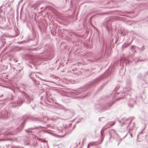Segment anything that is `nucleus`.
<instances>
[{
    "instance_id": "obj_1",
    "label": "nucleus",
    "mask_w": 148,
    "mask_h": 148,
    "mask_svg": "<svg viewBox=\"0 0 148 148\" xmlns=\"http://www.w3.org/2000/svg\"><path fill=\"white\" fill-rule=\"evenodd\" d=\"M114 69L115 66L113 65H111L103 74L95 79L88 84L75 90L74 92V93L77 95H79L81 93V92L84 91L94 86L96 84L98 83L104 78L112 74L114 71Z\"/></svg>"
},
{
    "instance_id": "obj_2",
    "label": "nucleus",
    "mask_w": 148,
    "mask_h": 148,
    "mask_svg": "<svg viewBox=\"0 0 148 148\" xmlns=\"http://www.w3.org/2000/svg\"><path fill=\"white\" fill-rule=\"evenodd\" d=\"M23 121L16 130H14L13 131L8 132L7 133H3V135L4 136L8 135H14L17 134L18 132L22 130L27 120L31 121H41L38 118H36L34 116H30L24 115L22 118Z\"/></svg>"
},
{
    "instance_id": "obj_3",
    "label": "nucleus",
    "mask_w": 148,
    "mask_h": 148,
    "mask_svg": "<svg viewBox=\"0 0 148 148\" xmlns=\"http://www.w3.org/2000/svg\"><path fill=\"white\" fill-rule=\"evenodd\" d=\"M40 49L42 50V52L40 53V54H42L45 52L44 58L46 60H50L54 57L53 50L47 44L42 47L39 46L37 48L30 49L29 50L36 51Z\"/></svg>"
},
{
    "instance_id": "obj_4",
    "label": "nucleus",
    "mask_w": 148,
    "mask_h": 148,
    "mask_svg": "<svg viewBox=\"0 0 148 148\" xmlns=\"http://www.w3.org/2000/svg\"><path fill=\"white\" fill-rule=\"evenodd\" d=\"M112 19L110 17L106 18L101 24L102 26L105 27L108 35H112L113 30L112 26Z\"/></svg>"
},
{
    "instance_id": "obj_5",
    "label": "nucleus",
    "mask_w": 148,
    "mask_h": 148,
    "mask_svg": "<svg viewBox=\"0 0 148 148\" xmlns=\"http://www.w3.org/2000/svg\"><path fill=\"white\" fill-rule=\"evenodd\" d=\"M114 103V101H111L105 104H97L95 105V109L98 110V112H103L109 109L110 107Z\"/></svg>"
},
{
    "instance_id": "obj_6",
    "label": "nucleus",
    "mask_w": 148,
    "mask_h": 148,
    "mask_svg": "<svg viewBox=\"0 0 148 148\" xmlns=\"http://www.w3.org/2000/svg\"><path fill=\"white\" fill-rule=\"evenodd\" d=\"M21 92L22 95L25 98V102L27 104H29L33 102L34 100L33 96L32 95H29L25 92L21 91Z\"/></svg>"
},
{
    "instance_id": "obj_7",
    "label": "nucleus",
    "mask_w": 148,
    "mask_h": 148,
    "mask_svg": "<svg viewBox=\"0 0 148 148\" xmlns=\"http://www.w3.org/2000/svg\"><path fill=\"white\" fill-rule=\"evenodd\" d=\"M115 121H114L110 122L108 124V126L106 127H104L102 128L100 132L101 136V142L99 144H101L104 139V131L108 128L114 125L115 124Z\"/></svg>"
},
{
    "instance_id": "obj_8",
    "label": "nucleus",
    "mask_w": 148,
    "mask_h": 148,
    "mask_svg": "<svg viewBox=\"0 0 148 148\" xmlns=\"http://www.w3.org/2000/svg\"><path fill=\"white\" fill-rule=\"evenodd\" d=\"M130 95L129 93L126 94V95L125 94L122 97H121L120 99L126 98L127 100L128 99L129 102L133 104H134L136 102V99L137 97H136L134 99L133 98H130Z\"/></svg>"
},
{
    "instance_id": "obj_9",
    "label": "nucleus",
    "mask_w": 148,
    "mask_h": 148,
    "mask_svg": "<svg viewBox=\"0 0 148 148\" xmlns=\"http://www.w3.org/2000/svg\"><path fill=\"white\" fill-rule=\"evenodd\" d=\"M8 112L7 110L3 109L0 111V118L2 119H6L8 117Z\"/></svg>"
},
{
    "instance_id": "obj_10",
    "label": "nucleus",
    "mask_w": 148,
    "mask_h": 148,
    "mask_svg": "<svg viewBox=\"0 0 148 148\" xmlns=\"http://www.w3.org/2000/svg\"><path fill=\"white\" fill-rule=\"evenodd\" d=\"M109 140L110 141L112 142V138L113 139L114 138V137L118 135V134L116 132L115 130H111L109 131Z\"/></svg>"
},
{
    "instance_id": "obj_11",
    "label": "nucleus",
    "mask_w": 148,
    "mask_h": 148,
    "mask_svg": "<svg viewBox=\"0 0 148 148\" xmlns=\"http://www.w3.org/2000/svg\"><path fill=\"white\" fill-rule=\"evenodd\" d=\"M29 77L32 79L33 82L36 84H39V82L36 80L35 79H34L35 77H37V76L36 74H35V72H31L29 75Z\"/></svg>"
},
{
    "instance_id": "obj_12",
    "label": "nucleus",
    "mask_w": 148,
    "mask_h": 148,
    "mask_svg": "<svg viewBox=\"0 0 148 148\" xmlns=\"http://www.w3.org/2000/svg\"><path fill=\"white\" fill-rule=\"evenodd\" d=\"M38 128H45L46 129L47 128L45 127H42L41 126H38L37 127H30L28 129L25 130V131L27 133H29L30 132H32V131H31V130H34L35 129H37Z\"/></svg>"
},
{
    "instance_id": "obj_13",
    "label": "nucleus",
    "mask_w": 148,
    "mask_h": 148,
    "mask_svg": "<svg viewBox=\"0 0 148 148\" xmlns=\"http://www.w3.org/2000/svg\"><path fill=\"white\" fill-rule=\"evenodd\" d=\"M130 61L125 58H121L120 59V64L123 66L124 63H125V65H126L127 64L129 63Z\"/></svg>"
},
{
    "instance_id": "obj_14",
    "label": "nucleus",
    "mask_w": 148,
    "mask_h": 148,
    "mask_svg": "<svg viewBox=\"0 0 148 148\" xmlns=\"http://www.w3.org/2000/svg\"><path fill=\"white\" fill-rule=\"evenodd\" d=\"M24 100L22 98H18L17 101H14L12 102L14 104L18 105H21L24 102Z\"/></svg>"
},
{
    "instance_id": "obj_15",
    "label": "nucleus",
    "mask_w": 148,
    "mask_h": 148,
    "mask_svg": "<svg viewBox=\"0 0 148 148\" xmlns=\"http://www.w3.org/2000/svg\"><path fill=\"white\" fill-rule=\"evenodd\" d=\"M38 27L39 30H40V32L42 34L43 32H45V28L44 25L42 24L38 25Z\"/></svg>"
},
{
    "instance_id": "obj_16",
    "label": "nucleus",
    "mask_w": 148,
    "mask_h": 148,
    "mask_svg": "<svg viewBox=\"0 0 148 148\" xmlns=\"http://www.w3.org/2000/svg\"><path fill=\"white\" fill-rule=\"evenodd\" d=\"M131 81L130 79V78H128L126 80V84L127 85V86L129 87V88L127 90L128 91H129V90H130V87L131 86Z\"/></svg>"
},
{
    "instance_id": "obj_17",
    "label": "nucleus",
    "mask_w": 148,
    "mask_h": 148,
    "mask_svg": "<svg viewBox=\"0 0 148 148\" xmlns=\"http://www.w3.org/2000/svg\"><path fill=\"white\" fill-rule=\"evenodd\" d=\"M0 39L1 42L2 43V46L3 47L6 43V39L3 36L1 37Z\"/></svg>"
},
{
    "instance_id": "obj_18",
    "label": "nucleus",
    "mask_w": 148,
    "mask_h": 148,
    "mask_svg": "<svg viewBox=\"0 0 148 148\" xmlns=\"http://www.w3.org/2000/svg\"><path fill=\"white\" fill-rule=\"evenodd\" d=\"M119 86H116L114 89V92H116V93H115V95H114V96H116V95H119V93H120V92H116L117 91L119 90Z\"/></svg>"
},
{
    "instance_id": "obj_19",
    "label": "nucleus",
    "mask_w": 148,
    "mask_h": 148,
    "mask_svg": "<svg viewBox=\"0 0 148 148\" xmlns=\"http://www.w3.org/2000/svg\"><path fill=\"white\" fill-rule=\"evenodd\" d=\"M25 145H29L30 147H36L38 145V144L37 143H33L32 145L29 144V142H27L26 143H25Z\"/></svg>"
},
{
    "instance_id": "obj_20",
    "label": "nucleus",
    "mask_w": 148,
    "mask_h": 148,
    "mask_svg": "<svg viewBox=\"0 0 148 148\" xmlns=\"http://www.w3.org/2000/svg\"><path fill=\"white\" fill-rule=\"evenodd\" d=\"M142 75L140 73L138 74L137 76L136 79L138 81H140L142 79Z\"/></svg>"
},
{
    "instance_id": "obj_21",
    "label": "nucleus",
    "mask_w": 148,
    "mask_h": 148,
    "mask_svg": "<svg viewBox=\"0 0 148 148\" xmlns=\"http://www.w3.org/2000/svg\"><path fill=\"white\" fill-rule=\"evenodd\" d=\"M9 148H24L23 147L18 146H16L14 145H9L8 146Z\"/></svg>"
},
{
    "instance_id": "obj_22",
    "label": "nucleus",
    "mask_w": 148,
    "mask_h": 148,
    "mask_svg": "<svg viewBox=\"0 0 148 148\" xmlns=\"http://www.w3.org/2000/svg\"><path fill=\"white\" fill-rule=\"evenodd\" d=\"M107 82L104 83L103 84H102L100 87L98 89V91H100V90H102V89L103 88L104 86L106 85Z\"/></svg>"
},
{
    "instance_id": "obj_23",
    "label": "nucleus",
    "mask_w": 148,
    "mask_h": 148,
    "mask_svg": "<svg viewBox=\"0 0 148 148\" xmlns=\"http://www.w3.org/2000/svg\"><path fill=\"white\" fill-rule=\"evenodd\" d=\"M129 45V44H123L122 47V51H123L124 48H125L127 47Z\"/></svg>"
},
{
    "instance_id": "obj_24",
    "label": "nucleus",
    "mask_w": 148,
    "mask_h": 148,
    "mask_svg": "<svg viewBox=\"0 0 148 148\" xmlns=\"http://www.w3.org/2000/svg\"><path fill=\"white\" fill-rule=\"evenodd\" d=\"M96 143L95 142H92V143H89L87 146L88 148H89L90 146L92 145H95V146H96L97 145H95Z\"/></svg>"
},
{
    "instance_id": "obj_25",
    "label": "nucleus",
    "mask_w": 148,
    "mask_h": 148,
    "mask_svg": "<svg viewBox=\"0 0 148 148\" xmlns=\"http://www.w3.org/2000/svg\"><path fill=\"white\" fill-rule=\"evenodd\" d=\"M128 105L129 106L130 108H132L134 106V104L131 103L130 102H128Z\"/></svg>"
},
{
    "instance_id": "obj_26",
    "label": "nucleus",
    "mask_w": 148,
    "mask_h": 148,
    "mask_svg": "<svg viewBox=\"0 0 148 148\" xmlns=\"http://www.w3.org/2000/svg\"><path fill=\"white\" fill-rule=\"evenodd\" d=\"M29 63L30 64H32L34 66H35V64L33 62V61L32 60H30L29 62Z\"/></svg>"
},
{
    "instance_id": "obj_27",
    "label": "nucleus",
    "mask_w": 148,
    "mask_h": 148,
    "mask_svg": "<svg viewBox=\"0 0 148 148\" xmlns=\"http://www.w3.org/2000/svg\"><path fill=\"white\" fill-rule=\"evenodd\" d=\"M138 49L141 51H143L145 49V46H143V47L141 48H139L138 47H137Z\"/></svg>"
},
{
    "instance_id": "obj_28",
    "label": "nucleus",
    "mask_w": 148,
    "mask_h": 148,
    "mask_svg": "<svg viewBox=\"0 0 148 148\" xmlns=\"http://www.w3.org/2000/svg\"><path fill=\"white\" fill-rule=\"evenodd\" d=\"M129 120V119H126V121L125 122H123V123L121 125V126H122L123 125H125L126 124L125 123H126V121H128Z\"/></svg>"
},
{
    "instance_id": "obj_29",
    "label": "nucleus",
    "mask_w": 148,
    "mask_h": 148,
    "mask_svg": "<svg viewBox=\"0 0 148 148\" xmlns=\"http://www.w3.org/2000/svg\"><path fill=\"white\" fill-rule=\"evenodd\" d=\"M121 34L122 36H126V33L124 32L123 31H122L121 32Z\"/></svg>"
},
{
    "instance_id": "obj_30",
    "label": "nucleus",
    "mask_w": 148,
    "mask_h": 148,
    "mask_svg": "<svg viewBox=\"0 0 148 148\" xmlns=\"http://www.w3.org/2000/svg\"><path fill=\"white\" fill-rule=\"evenodd\" d=\"M30 106L34 110V108L35 107V105L34 103L33 104L31 105Z\"/></svg>"
},
{
    "instance_id": "obj_31",
    "label": "nucleus",
    "mask_w": 148,
    "mask_h": 148,
    "mask_svg": "<svg viewBox=\"0 0 148 148\" xmlns=\"http://www.w3.org/2000/svg\"><path fill=\"white\" fill-rule=\"evenodd\" d=\"M37 139H38V140H39L40 141H41V142H44L45 141V140H42L40 138H38Z\"/></svg>"
},
{
    "instance_id": "obj_32",
    "label": "nucleus",
    "mask_w": 148,
    "mask_h": 148,
    "mask_svg": "<svg viewBox=\"0 0 148 148\" xmlns=\"http://www.w3.org/2000/svg\"><path fill=\"white\" fill-rule=\"evenodd\" d=\"M148 75V71L145 72L144 75V76L145 77H146V76H147Z\"/></svg>"
},
{
    "instance_id": "obj_33",
    "label": "nucleus",
    "mask_w": 148,
    "mask_h": 148,
    "mask_svg": "<svg viewBox=\"0 0 148 148\" xmlns=\"http://www.w3.org/2000/svg\"><path fill=\"white\" fill-rule=\"evenodd\" d=\"M34 41L36 42V43H35V44H34V45H37V44H38V40L36 39H35Z\"/></svg>"
},
{
    "instance_id": "obj_34",
    "label": "nucleus",
    "mask_w": 148,
    "mask_h": 148,
    "mask_svg": "<svg viewBox=\"0 0 148 148\" xmlns=\"http://www.w3.org/2000/svg\"><path fill=\"white\" fill-rule=\"evenodd\" d=\"M41 148H49L48 145H45L44 147H42Z\"/></svg>"
},
{
    "instance_id": "obj_35",
    "label": "nucleus",
    "mask_w": 148,
    "mask_h": 148,
    "mask_svg": "<svg viewBox=\"0 0 148 148\" xmlns=\"http://www.w3.org/2000/svg\"><path fill=\"white\" fill-rule=\"evenodd\" d=\"M135 46H132L131 47V50H133V49H135Z\"/></svg>"
},
{
    "instance_id": "obj_36",
    "label": "nucleus",
    "mask_w": 148,
    "mask_h": 148,
    "mask_svg": "<svg viewBox=\"0 0 148 148\" xmlns=\"http://www.w3.org/2000/svg\"><path fill=\"white\" fill-rule=\"evenodd\" d=\"M125 12L127 13V14H130L132 12L131 11L128 12V11H126Z\"/></svg>"
},
{
    "instance_id": "obj_37",
    "label": "nucleus",
    "mask_w": 148,
    "mask_h": 148,
    "mask_svg": "<svg viewBox=\"0 0 148 148\" xmlns=\"http://www.w3.org/2000/svg\"><path fill=\"white\" fill-rule=\"evenodd\" d=\"M131 121L129 122V125H127H127H126V126L127 127H128V126H129V124L131 123Z\"/></svg>"
},
{
    "instance_id": "obj_38",
    "label": "nucleus",
    "mask_w": 148,
    "mask_h": 148,
    "mask_svg": "<svg viewBox=\"0 0 148 148\" xmlns=\"http://www.w3.org/2000/svg\"><path fill=\"white\" fill-rule=\"evenodd\" d=\"M113 41V39L111 40V41H110V45H111Z\"/></svg>"
},
{
    "instance_id": "obj_39",
    "label": "nucleus",
    "mask_w": 148,
    "mask_h": 148,
    "mask_svg": "<svg viewBox=\"0 0 148 148\" xmlns=\"http://www.w3.org/2000/svg\"><path fill=\"white\" fill-rule=\"evenodd\" d=\"M77 143H78V144H80V141H78V140H77V142H76V145H77Z\"/></svg>"
},
{
    "instance_id": "obj_40",
    "label": "nucleus",
    "mask_w": 148,
    "mask_h": 148,
    "mask_svg": "<svg viewBox=\"0 0 148 148\" xmlns=\"http://www.w3.org/2000/svg\"><path fill=\"white\" fill-rule=\"evenodd\" d=\"M43 131H44V132H46V131L45 130H41L39 131V133H40V132H41Z\"/></svg>"
},
{
    "instance_id": "obj_41",
    "label": "nucleus",
    "mask_w": 148,
    "mask_h": 148,
    "mask_svg": "<svg viewBox=\"0 0 148 148\" xmlns=\"http://www.w3.org/2000/svg\"><path fill=\"white\" fill-rule=\"evenodd\" d=\"M27 65H28V66H29V67H31V68H32V66L30 64H27Z\"/></svg>"
},
{
    "instance_id": "obj_42",
    "label": "nucleus",
    "mask_w": 148,
    "mask_h": 148,
    "mask_svg": "<svg viewBox=\"0 0 148 148\" xmlns=\"http://www.w3.org/2000/svg\"><path fill=\"white\" fill-rule=\"evenodd\" d=\"M145 59H141V60H140L139 61L140 62H142V61H145Z\"/></svg>"
},
{
    "instance_id": "obj_43",
    "label": "nucleus",
    "mask_w": 148,
    "mask_h": 148,
    "mask_svg": "<svg viewBox=\"0 0 148 148\" xmlns=\"http://www.w3.org/2000/svg\"><path fill=\"white\" fill-rule=\"evenodd\" d=\"M46 119L47 121H49V117H46Z\"/></svg>"
},
{
    "instance_id": "obj_44",
    "label": "nucleus",
    "mask_w": 148,
    "mask_h": 148,
    "mask_svg": "<svg viewBox=\"0 0 148 148\" xmlns=\"http://www.w3.org/2000/svg\"><path fill=\"white\" fill-rule=\"evenodd\" d=\"M104 44H103V49H101V51H103V48H104Z\"/></svg>"
},
{
    "instance_id": "obj_45",
    "label": "nucleus",
    "mask_w": 148,
    "mask_h": 148,
    "mask_svg": "<svg viewBox=\"0 0 148 148\" xmlns=\"http://www.w3.org/2000/svg\"><path fill=\"white\" fill-rule=\"evenodd\" d=\"M118 40V39H116V40H115V43H116V42H117Z\"/></svg>"
},
{
    "instance_id": "obj_46",
    "label": "nucleus",
    "mask_w": 148,
    "mask_h": 148,
    "mask_svg": "<svg viewBox=\"0 0 148 148\" xmlns=\"http://www.w3.org/2000/svg\"><path fill=\"white\" fill-rule=\"evenodd\" d=\"M121 15V16H126V15L125 14H120Z\"/></svg>"
},
{
    "instance_id": "obj_47",
    "label": "nucleus",
    "mask_w": 148,
    "mask_h": 148,
    "mask_svg": "<svg viewBox=\"0 0 148 148\" xmlns=\"http://www.w3.org/2000/svg\"><path fill=\"white\" fill-rule=\"evenodd\" d=\"M83 118H81L80 119H79V121H81L82 120V119H83Z\"/></svg>"
},
{
    "instance_id": "obj_48",
    "label": "nucleus",
    "mask_w": 148,
    "mask_h": 148,
    "mask_svg": "<svg viewBox=\"0 0 148 148\" xmlns=\"http://www.w3.org/2000/svg\"><path fill=\"white\" fill-rule=\"evenodd\" d=\"M76 127V125H75L73 126V130Z\"/></svg>"
},
{
    "instance_id": "obj_49",
    "label": "nucleus",
    "mask_w": 148,
    "mask_h": 148,
    "mask_svg": "<svg viewBox=\"0 0 148 148\" xmlns=\"http://www.w3.org/2000/svg\"><path fill=\"white\" fill-rule=\"evenodd\" d=\"M5 140V139H0V141H3Z\"/></svg>"
},
{
    "instance_id": "obj_50",
    "label": "nucleus",
    "mask_w": 148,
    "mask_h": 148,
    "mask_svg": "<svg viewBox=\"0 0 148 148\" xmlns=\"http://www.w3.org/2000/svg\"><path fill=\"white\" fill-rule=\"evenodd\" d=\"M85 140H86V139H85V138H84V139H83L82 143H84V141Z\"/></svg>"
},
{
    "instance_id": "obj_51",
    "label": "nucleus",
    "mask_w": 148,
    "mask_h": 148,
    "mask_svg": "<svg viewBox=\"0 0 148 148\" xmlns=\"http://www.w3.org/2000/svg\"><path fill=\"white\" fill-rule=\"evenodd\" d=\"M42 118L44 119H46V117L44 116L42 117Z\"/></svg>"
},
{
    "instance_id": "obj_52",
    "label": "nucleus",
    "mask_w": 148,
    "mask_h": 148,
    "mask_svg": "<svg viewBox=\"0 0 148 148\" xmlns=\"http://www.w3.org/2000/svg\"><path fill=\"white\" fill-rule=\"evenodd\" d=\"M72 125L71 123H70L69 124V127H71Z\"/></svg>"
},
{
    "instance_id": "obj_53",
    "label": "nucleus",
    "mask_w": 148,
    "mask_h": 148,
    "mask_svg": "<svg viewBox=\"0 0 148 148\" xmlns=\"http://www.w3.org/2000/svg\"><path fill=\"white\" fill-rule=\"evenodd\" d=\"M105 48H106V49H105V52H106V49H107V46H106Z\"/></svg>"
},
{
    "instance_id": "obj_54",
    "label": "nucleus",
    "mask_w": 148,
    "mask_h": 148,
    "mask_svg": "<svg viewBox=\"0 0 148 148\" xmlns=\"http://www.w3.org/2000/svg\"><path fill=\"white\" fill-rule=\"evenodd\" d=\"M0 148H4L2 146H0Z\"/></svg>"
},
{
    "instance_id": "obj_55",
    "label": "nucleus",
    "mask_w": 148,
    "mask_h": 148,
    "mask_svg": "<svg viewBox=\"0 0 148 148\" xmlns=\"http://www.w3.org/2000/svg\"><path fill=\"white\" fill-rule=\"evenodd\" d=\"M80 122V121H77L76 122V124H77V123H79V122Z\"/></svg>"
},
{
    "instance_id": "obj_56",
    "label": "nucleus",
    "mask_w": 148,
    "mask_h": 148,
    "mask_svg": "<svg viewBox=\"0 0 148 148\" xmlns=\"http://www.w3.org/2000/svg\"><path fill=\"white\" fill-rule=\"evenodd\" d=\"M27 42L26 41H22L21 42V43H22L23 42Z\"/></svg>"
},
{
    "instance_id": "obj_57",
    "label": "nucleus",
    "mask_w": 148,
    "mask_h": 148,
    "mask_svg": "<svg viewBox=\"0 0 148 148\" xmlns=\"http://www.w3.org/2000/svg\"><path fill=\"white\" fill-rule=\"evenodd\" d=\"M143 130H142V131L140 132L139 133V134L142 133H143Z\"/></svg>"
},
{
    "instance_id": "obj_58",
    "label": "nucleus",
    "mask_w": 148,
    "mask_h": 148,
    "mask_svg": "<svg viewBox=\"0 0 148 148\" xmlns=\"http://www.w3.org/2000/svg\"><path fill=\"white\" fill-rule=\"evenodd\" d=\"M49 82H51V83H54V82H53L52 81H49Z\"/></svg>"
},
{
    "instance_id": "obj_59",
    "label": "nucleus",
    "mask_w": 148,
    "mask_h": 148,
    "mask_svg": "<svg viewBox=\"0 0 148 148\" xmlns=\"http://www.w3.org/2000/svg\"><path fill=\"white\" fill-rule=\"evenodd\" d=\"M130 136H131V137L132 138V134H130Z\"/></svg>"
},
{
    "instance_id": "obj_60",
    "label": "nucleus",
    "mask_w": 148,
    "mask_h": 148,
    "mask_svg": "<svg viewBox=\"0 0 148 148\" xmlns=\"http://www.w3.org/2000/svg\"><path fill=\"white\" fill-rule=\"evenodd\" d=\"M3 96V95H2L1 96H0V97H2Z\"/></svg>"
},
{
    "instance_id": "obj_61",
    "label": "nucleus",
    "mask_w": 148,
    "mask_h": 148,
    "mask_svg": "<svg viewBox=\"0 0 148 148\" xmlns=\"http://www.w3.org/2000/svg\"><path fill=\"white\" fill-rule=\"evenodd\" d=\"M86 96H84L82 97V98H83L85 97Z\"/></svg>"
},
{
    "instance_id": "obj_62",
    "label": "nucleus",
    "mask_w": 148,
    "mask_h": 148,
    "mask_svg": "<svg viewBox=\"0 0 148 148\" xmlns=\"http://www.w3.org/2000/svg\"><path fill=\"white\" fill-rule=\"evenodd\" d=\"M138 135L137 136V137H138Z\"/></svg>"
},
{
    "instance_id": "obj_63",
    "label": "nucleus",
    "mask_w": 148,
    "mask_h": 148,
    "mask_svg": "<svg viewBox=\"0 0 148 148\" xmlns=\"http://www.w3.org/2000/svg\"><path fill=\"white\" fill-rule=\"evenodd\" d=\"M44 122H45V123H46V121H44Z\"/></svg>"
},
{
    "instance_id": "obj_64",
    "label": "nucleus",
    "mask_w": 148,
    "mask_h": 148,
    "mask_svg": "<svg viewBox=\"0 0 148 148\" xmlns=\"http://www.w3.org/2000/svg\"><path fill=\"white\" fill-rule=\"evenodd\" d=\"M114 47V45H113V47Z\"/></svg>"
}]
</instances>
